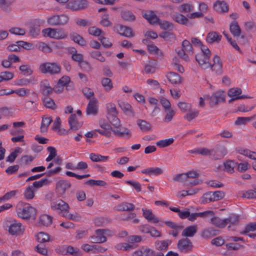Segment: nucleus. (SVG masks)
<instances>
[{"instance_id": "nucleus-1", "label": "nucleus", "mask_w": 256, "mask_h": 256, "mask_svg": "<svg viewBox=\"0 0 256 256\" xmlns=\"http://www.w3.org/2000/svg\"><path fill=\"white\" fill-rule=\"evenodd\" d=\"M18 216L24 220H29L36 216V210L29 204L20 202L16 206Z\"/></svg>"}, {"instance_id": "nucleus-2", "label": "nucleus", "mask_w": 256, "mask_h": 256, "mask_svg": "<svg viewBox=\"0 0 256 256\" xmlns=\"http://www.w3.org/2000/svg\"><path fill=\"white\" fill-rule=\"evenodd\" d=\"M107 118L109 122L115 128L112 130L114 134L119 137H127L130 138L131 136V132L128 128H122V130H121L122 129L118 130L120 126V122L117 117V114L107 116Z\"/></svg>"}, {"instance_id": "nucleus-3", "label": "nucleus", "mask_w": 256, "mask_h": 256, "mask_svg": "<svg viewBox=\"0 0 256 256\" xmlns=\"http://www.w3.org/2000/svg\"><path fill=\"white\" fill-rule=\"evenodd\" d=\"M201 50L202 53L196 56V60L202 68H210V63L209 62V60L210 52L207 46H202Z\"/></svg>"}, {"instance_id": "nucleus-4", "label": "nucleus", "mask_w": 256, "mask_h": 256, "mask_svg": "<svg viewBox=\"0 0 256 256\" xmlns=\"http://www.w3.org/2000/svg\"><path fill=\"white\" fill-rule=\"evenodd\" d=\"M40 70L43 74H56L60 72L61 67L55 62H46L40 65Z\"/></svg>"}, {"instance_id": "nucleus-5", "label": "nucleus", "mask_w": 256, "mask_h": 256, "mask_svg": "<svg viewBox=\"0 0 256 256\" xmlns=\"http://www.w3.org/2000/svg\"><path fill=\"white\" fill-rule=\"evenodd\" d=\"M69 21V17L66 14L54 15L47 19L48 23L52 26H63Z\"/></svg>"}, {"instance_id": "nucleus-6", "label": "nucleus", "mask_w": 256, "mask_h": 256, "mask_svg": "<svg viewBox=\"0 0 256 256\" xmlns=\"http://www.w3.org/2000/svg\"><path fill=\"white\" fill-rule=\"evenodd\" d=\"M42 32L44 36L58 40L64 39L68 37L67 34L62 28H48L44 30Z\"/></svg>"}, {"instance_id": "nucleus-7", "label": "nucleus", "mask_w": 256, "mask_h": 256, "mask_svg": "<svg viewBox=\"0 0 256 256\" xmlns=\"http://www.w3.org/2000/svg\"><path fill=\"white\" fill-rule=\"evenodd\" d=\"M88 6V0H70L66 6V8L72 11H78L86 8Z\"/></svg>"}, {"instance_id": "nucleus-8", "label": "nucleus", "mask_w": 256, "mask_h": 256, "mask_svg": "<svg viewBox=\"0 0 256 256\" xmlns=\"http://www.w3.org/2000/svg\"><path fill=\"white\" fill-rule=\"evenodd\" d=\"M194 246L192 241L187 238H181L177 244V248L182 253L186 254L192 251Z\"/></svg>"}, {"instance_id": "nucleus-9", "label": "nucleus", "mask_w": 256, "mask_h": 256, "mask_svg": "<svg viewBox=\"0 0 256 256\" xmlns=\"http://www.w3.org/2000/svg\"><path fill=\"white\" fill-rule=\"evenodd\" d=\"M114 30L125 37L132 38L134 36V32L132 28L122 24H118L114 26Z\"/></svg>"}, {"instance_id": "nucleus-10", "label": "nucleus", "mask_w": 256, "mask_h": 256, "mask_svg": "<svg viewBox=\"0 0 256 256\" xmlns=\"http://www.w3.org/2000/svg\"><path fill=\"white\" fill-rule=\"evenodd\" d=\"M24 228L20 222L16 220L12 222L8 226L9 233L13 236L21 235L23 234Z\"/></svg>"}, {"instance_id": "nucleus-11", "label": "nucleus", "mask_w": 256, "mask_h": 256, "mask_svg": "<svg viewBox=\"0 0 256 256\" xmlns=\"http://www.w3.org/2000/svg\"><path fill=\"white\" fill-rule=\"evenodd\" d=\"M134 254L138 256H164L163 253L158 252L156 253L154 250L147 246H142L134 252Z\"/></svg>"}, {"instance_id": "nucleus-12", "label": "nucleus", "mask_w": 256, "mask_h": 256, "mask_svg": "<svg viewBox=\"0 0 256 256\" xmlns=\"http://www.w3.org/2000/svg\"><path fill=\"white\" fill-rule=\"evenodd\" d=\"M70 186L71 184L68 181L64 180H60L56 184V192L59 196H62L65 194L66 190Z\"/></svg>"}, {"instance_id": "nucleus-13", "label": "nucleus", "mask_w": 256, "mask_h": 256, "mask_svg": "<svg viewBox=\"0 0 256 256\" xmlns=\"http://www.w3.org/2000/svg\"><path fill=\"white\" fill-rule=\"evenodd\" d=\"M224 100V92L222 90H218L210 96V104L211 106H214Z\"/></svg>"}, {"instance_id": "nucleus-14", "label": "nucleus", "mask_w": 256, "mask_h": 256, "mask_svg": "<svg viewBox=\"0 0 256 256\" xmlns=\"http://www.w3.org/2000/svg\"><path fill=\"white\" fill-rule=\"evenodd\" d=\"M98 100L96 98H92L90 100L86 108V114L96 116L98 114Z\"/></svg>"}, {"instance_id": "nucleus-15", "label": "nucleus", "mask_w": 256, "mask_h": 256, "mask_svg": "<svg viewBox=\"0 0 256 256\" xmlns=\"http://www.w3.org/2000/svg\"><path fill=\"white\" fill-rule=\"evenodd\" d=\"M212 158L214 160H220L223 158L227 154V150L223 146H217L214 149L212 150Z\"/></svg>"}, {"instance_id": "nucleus-16", "label": "nucleus", "mask_w": 256, "mask_h": 256, "mask_svg": "<svg viewBox=\"0 0 256 256\" xmlns=\"http://www.w3.org/2000/svg\"><path fill=\"white\" fill-rule=\"evenodd\" d=\"M51 208L54 210H59L62 214L64 211H67L70 207L68 204L62 200H58L56 202H54L51 204Z\"/></svg>"}, {"instance_id": "nucleus-17", "label": "nucleus", "mask_w": 256, "mask_h": 256, "mask_svg": "<svg viewBox=\"0 0 256 256\" xmlns=\"http://www.w3.org/2000/svg\"><path fill=\"white\" fill-rule=\"evenodd\" d=\"M213 64H210V68L217 74H221L222 72V63L220 58L216 54L213 58Z\"/></svg>"}, {"instance_id": "nucleus-18", "label": "nucleus", "mask_w": 256, "mask_h": 256, "mask_svg": "<svg viewBox=\"0 0 256 256\" xmlns=\"http://www.w3.org/2000/svg\"><path fill=\"white\" fill-rule=\"evenodd\" d=\"M172 19L176 22L185 26L190 24V20L186 16L180 12H176L172 16Z\"/></svg>"}, {"instance_id": "nucleus-19", "label": "nucleus", "mask_w": 256, "mask_h": 256, "mask_svg": "<svg viewBox=\"0 0 256 256\" xmlns=\"http://www.w3.org/2000/svg\"><path fill=\"white\" fill-rule=\"evenodd\" d=\"M40 90L44 96H48L53 91L47 80H44L40 83Z\"/></svg>"}, {"instance_id": "nucleus-20", "label": "nucleus", "mask_w": 256, "mask_h": 256, "mask_svg": "<svg viewBox=\"0 0 256 256\" xmlns=\"http://www.w3.org/2000/svg\"><path fill=\"white\" fill-rule=\"evenodd\" d=\"M198 227L197 225L190 226L183 230L182 236L183 237H193L197 232Z\"/></svg>"}, {"instance_id": "nucleus-21", "label": "nucleus", "mask_w": 256, "mask_h": 256, "mask_svg": "<svg viewBox=\"0 0 256 256\" xmlns=\"http://www.w3.org/2000/svg\"><path fill=\"white\" fill-rule=\"evenodd\" d=\"M142 173L149 176H158L164 173V170L158 167H150L142 170Z\"/></svg>"}, {"instance_id": "nucleus-22", "label": "nucleus", "mask_w": 256, "mask_h": 256, "mask_svg": "<svg viewBox=\"0 0 256 256\" xmlns=\"http://www.w3.org/2000/svg\"><path fill=\"white\" fill-rule=\"evenodd\" d=\"M142 211L143 212V216L148 222L154 224L158 223L159 222V219L152 214L151 210L142 208Z\"/></svg>"}, {"instance_id": "nucleus-23", "label": "nucleus", "mask_w": 256, "mask_h": 256, "mask_svg": "<svg viewBox=\"0 0 256 256\" xmlns=\"http://www.w3.org/2000/svg\"><path fill=\"white\" fill-rule=\"evenodd\" d=\"M214 8L220 14L226 12L228 10V6L224 1H216L214 4Z\"/></svg>"}, {"instance_id": "nucleus-24", "label": "nucleus", "mask_w": 256, "mask_h": 256, "mask_svg": "<svg viewBox=\"0 0 256 256\" xmlns=\"http://www.w3.org/2000/svg\"><path fill=\"white\" fill-rule=\"evenodd\" d=\"M222 36L216 32H212L208 34L206 41L209 44L214 42H219L221 40Z\"/></svg>"}, {"instance_id": "nucleus-25", "label": "nucleus", "mask_w": 256, "mask_h": 256, "mask_svg": "<svg viewBox=\"0 0 256 256\" xmlns=\"http://www.w3.org/2000/svg\"><path fill=\"white\" fill-rule=\"evenodd\" d=\"M68 124L70 126L69 130L76 131L81 126V125L79 124L76 120V116L75 114H72L69 118Z\"/></svg>"}, {"instance_id": "nucleus-26", "label": "nucleus", "mask_w": 256, "mask_h": 256, "mask_svg": "<svg viewBox=\"0 0 256 256\" xmlns=\"http://www.w3.org/2000/svg\"><path fill=\"white\" fill-rule=\"evenodd\" d=\"M70 38L72 40L80 46H84L86 45V42L84 40L83 37L76 32H70Z\"/></svg>"}, {"instance_id": "nucleus-27", "label": "nucleus", "mask_w": 256, "mask_h": 256, "mask_svg": "<svg viewBox=\"0 0 256 256\" xmlns=\"http://www.w3.org/2000/svg\"><path fill=\"white\" fill-rule=\"evenodd\" d=\"M168 80L172 84H176L182 82V78L180 76L174 72H170L167 76Z\"/></svg>"}, {"instance_id": "nucleus-28", "label": "nucleus", "mask_w": 256, "mask_h": 256, "mask_svg": "<svg viewBox=\"0 0 256 256\" xmlns=\"http://www.w3.org/2000/svg\"><path fill=\"white\" fill-rule=\"evenodd\" d=\"M143 17L145 18L151 24L158 22L160 19L152 11H148L143 14Z\"/></svg>"}, {"instance_id": "nucleus-29", "label": "nucleus", "mask_w": 256, "mask_h": 256, "mask_svg": "<svg viewBox=\"0 0 256 256\" xmlns=\"http://www.w3.org/2000/svg\"><path fill=\"white\" fill-rule=\"evenodd\" d=\"M226 226L230 224L228 228H230L232 226L238 225L239 222V216L235 214H230L228 218H225Z\"/></svg>"}, {"instance_id": "nucleus-30", "label": "nucleus", "mask_w": 256, "mask_h": 256, "mask_svg": "<svg viewBox=\"0 0 256 256\" xmlns=\"http://www.w3.org/2000/svg\"><path fill=\"white\" fill-rule=\"evenodd\" d=\"M170 240H156L155 242L156 248L160 251H166L167 250Z\"/></svg>"}, {"instance_id": "nucleus-31", "label": "nucleus", "mask_w": 256, "mask_h": 256, "mask_svg": "<svg viewBox=\"0 0 256 256\" xmlns=\"http://www.w3.org/2000/svg\"><path fill=\"white\" fill-rule=\"evenodd\" d=\"M218 234V230L213 228H208L202 232L201 236L204 238H210Z\"/></svg>"}, {"instance_id": "nucleus-32", "label": "nucleus", "mask_w": 256, "mask_h": 256, "mask_svg": "<svg viewBox=\"0 0 256 256\" xmlns=\"http://www.w3.org/2000/svg\"><path fill=\"white\" fill-rule=\"evenodd\" d=\"M134 208V206L127 202H123L117 206V210L119 211H132Z\"/></svg>"}, {"instance_id": "nucleus-33", "label": "nucleus", "mask_w": 256, "mask_h": 256, "mask_svg": "<svg viewBox=\"0 0 256 256\" xmlns=\"http://www.w3.org/2000/svg\"><path fill=\"white\" fill-rule=\"evenodd\" d=\"M231 33L234 36H239L241 33V30L237 22H232L230 26Z\"/></svg>"}, {"instance_id": "nucleus-34", "label": "nucleus", "mask_w": 256, "mask_h": 256, "mask_svg": "<svg viewBox=\"0 0 256 256\" xmlns=\"http://www.w3.org/2000/svg\"><path fill=\"white\" fill-rule=\"evenodd\" d=\"M178 10L181 13H190L194 10V6L190 4H183L178 8Z\"/></svg>"}, {"instance_id": "nucleus-35", "label": "nucleus", "mask_w": 256, "mask_h": 256, "mask_svg": "<svg viewBox=\"0 0 256 256\" xmlns=\"http://www.w3.org/2000/svg\"><path fill=\"white\" fill-rule=\"evenodd\" d=\"M52 122V118L51 117L42 118L40 126L41 132L45 133L47 132L48 127Z\"/></svg>"}, {"instance_id": "nucleus-36", "label": "nucleus", "mask_w": 256, "mask_h": 256, "mask_svg": "<svg viewBox=\"0 0 256 256\" xmlns=\"http://www.w3.org/2000/svg\"><path fill=\"white\" fill-rule=\"evenodd\" d=\"M36 83V80L34 78H23L22 79L18 80L16 81V84L18 86H27L29 84H34Z\"/></svg>"}, {"instance_id": "nucleus-37", "label": "nucleus", "mask_w": 256, "mask_h": 256, "mask_svg": "<svg viewBox=\"0 0 256 256\" xmlns=\"http://www.w3.org/2000/svg\"><path fill=\"white\" fill-rule=\"evenodd\" d=\"M52 218L50 216L47 214H43L39 218V224L44 226H48L52 223Z\"/></svg>"}, {"instance_id": "nucleus-38", "label": "nucleus", "mask_w": 256, "mask_h": 256, "mask_svg": "<svg viewBox=\"0 0 256 256\" xmlns=\"http://www.w3.org/2000/svg\"><path fill=\"white\" fill-rule=\"evenodd\" d=\"M90 158L94 162H106L109 158L108 156H102L99 154L91 153L90 154Z\"/></svg>"}, {"instance_id": "nucleus-39", "label": "nucleus", "mask_w": 256, "mask_h": 256, "mask_svg": "<svg viewBox=\"0 0 256 256\" xmlns=\"http://www.w3.org/2000/svg\"><path fill=\"white\" fill-rule=\"evenodd\" d=\"M136 124L143 132H148L151 129L150 124L144 120H138L136 121Z\"/></svg>"}, {"instance_id": "nucleus-40", "label": "nucleus", "mask_w": 256, "mask_h": 256, "mask_svg": "<svg viewBox=\"0 0 256 256\" xmlns=\"http://www.w3.org/2000/svg\"><path fill=\"white\" fill-rule=\"evenodd\" d=\"M156 62L154 60L150 61L149 63L146 64L144 66V71L146 74H154L155 72L156 68Z\"/></svg>"}, {"instance_id": "nucleus-41", "label": "nucleus", "mask_w": 256, "mask_h": 256, "mask_svg": "<svg viewBox=\"0 0 256 256\" xmlns=\"http://www.w3.org/2000/svg\"><path fill=\"white\" fill-rule=\"evenodd\" d=\"M44 105L48 108L54 110L56 108L55 102L54 100L48 96H44L42 99Z\"/></svg>"}, {"instance_id": "nucleus-42", "label": "nucleus", "mask_w": 256, "mask_h": 256, "mask_svg": "<svg viewBox=\"0 0 256 256\" xmlns=\"http://www.w3.org/2000/svg\"><path fill=\"white\" fill-rule=\"evenodd\" d=\"M212 224L219 228H224L226 226L225 219L222 220L218 217L214 216L211 218Z\"/></svg>"}, {"instance_id": "nucleus-43", "label": "nucleus", "mask_w": 256, "mask_h": 256, "mask_svg": "<svg viewBox=\"0 0 256 256\" xmlns=\"http://www.w3.org/2000/svg\"><path fill=\"white\" fill-rule=\"evenodd\" d=\"M122 18L126 21L132 22L135 20L136 17L130 11L124 10L121 12Z\"/></svg>"}, {"instance_id": "nucleus-44", "label": "nucleus", "mask_w": 256, "mask_h": 256, "mask_svg": "<svg viewBox=\"0 0 256 256\" xmlns=\"http://www.w3.org/2000/svg\"><path fill=\"white\" fill-rule=\"evenodd\" d=\"M22 148L20 147H16L14 152L6 158V161L10 163L13 162L18 156V154L21 152Z\"/></svg>"}, {"instance_id": "nucleus-45", "label": "nucleus", "mask_w": 256, "mask_h": 256, "mask_svg": "<svg viewBox=\"0 0 256 256\" xmlns=\"http://www.w3.org/2000/svg\"><path fill=\"white\" fill-rule=\"evenodd\" d=\"M101 83L106 91H110L113 88L112 80L108 78H104L102 79Z\"/></svg>"}, {"instance_id": "nucleus-46", "label": "nucleus", "mask_w": 256, "mask_h": 256, "mask_svg": "<svg viewBox=\"0 0 256 256\" xmlns=\"http://www.w3.org/2000/svg\"><path fill=\"white\" fill-rule=\"evenodd\" d=\"M30 90L25 88H21L16 90H9L6 94H12L16 93L20 96H24L29 94Z\"/></svg>"}, {"instance_id": "nucleus-47", "label": "nucleus", "mask_w": 256, "mask_h": 256, "mask_svg": "<svg viewBox=\"0 0 256 256\" xmlns=\"http://www.w3.org/2000/svg\"><path fill=\"white\" fill-rule=\"evenodd\" d=\"M255 230H256V222H250L246 225L244 230L240 232V233L242 234H246L250 232Z\"/></svg>"}, {"instance_id": "nucleus-48", "label": "nucleus", "mask_w": 256, "mask_h": 256, "mask_svg": "<svg viewBox=\"0 0 256 256\" xmlns=\"http://www.w3.org/2000/svg\"><path fill=\"white\" fill-rule=\"evenodd\" d=\"M36 238L39 243H44L50 240V236L46 233L40 232L36 235Z\"/></svg>"}, {"instance_id": "nucleus-49", "label": "nucleus", "mask_w": 256, "mask_h": 256, "mask_svg": "<svg viewBox=\"0 0 256 256\" xmlns=\"http://www.w3.org/2000/svg\"><path fill=\"white\" fill-rule=\"evenodd\" d=\"M199 114V112L197 110H192V108H190L188 110V113L184 116V118L187 120L188 121L190 122L192 120L194 119L196 117L198 116Z\"/></svg>"}, {"instance_id": "nucleus-50", "label": "nucleus", "mask_w": 256, "mask_h": 256, "mask_svg": "<svg viewBox=\"0 0 256 256\" xmlns=\"http://www.w3.org/2000/svg\"><path fill=\"white\" fill-rule=\"evenodd\" d=\"M255 117V116L250 117H238L235 122V124L238 126L246 124Z\"/></svg>"}, {"instance_id": "nucleus-51", "label": "nucleus", "mask_w": 256, "mask_h": 256, "mask_svg": "<svg viewBox=\"0 0 256 256\" xmlns=\"http://www.w3.org/2000/svg\"><path fill=\"white\" fill-rule=\"evenodd\" d=\"M108 111L107 116L118 114V112L116 108L115 104L113 103H108L106 104Z\"/></svg>"}, {"instance_id": "nucleus-52", "label": "nucleus", "mask_w": 256, "mask_h": 256, "mask_svg": "<svg viewBox=\"0 0 256 256\" xmlns=\"http://www.w3.org/2000/svg\"><path fill=\"white\" fill-rule=\"evenodd\" d=\"M24 198L27 200L32 199L34 196V192L32 186L28 187L24 193Z\"/></svg>"}, {"instance_id": "nucleus-53", "label": "nucleus", "mask_w": 256, "mask_h": 256, "mask_svg": "<svg viewBox=\"0 0 256 256\" xmlns=\"http://www.w3.org/2000/svg\"><path fill=\"white\" fill-rule=\"evenodd\" d=\"M18 192V190L6 192L2 197L0 198V202L10 200L11 198L14 196Z\"/></svg>"}, {"instance_id": "nucleus-54", "label": "nucleus", "mask_w": 256, "mask_h": 256, "mask_svg": "<svg viewBox=\"0 0 256 256\" xmlns=\"http://www.w3.org/2000/svg\"><path fill=\"white\" fill-rule=\"evenodd\" d=\"M174 140L172 138L160 140L156 142V144L160 148H164L169 146L174 142Z\"/></svg>"}, {"instance_id": "nucleus-55", "label": "nucleus", "mask_w": 256, "mask_h": 256, "mask_svg": "<svg viewBox=\"0 0 256 256\" xmlns=\"http://www.w3.org/2000/svg\"><path fill=\"white\" fill-rule=\"evenodd\" d=\"M242 197L244 198H256V190H250L247 191L242 192Z\"/></svg>"}, {"instance_id": "nucleus-56", "label": "nucleus", "mask_w": 256, "mask_h": 256, "mask_svg": "<svg viewBox=\"0 0 256 256\" xmlns=\"http://www.w3.org/2000/svg\"><path fill=\"white\" fill-rule=\"evenodd\" d=\"M242 92V90L240 88H232L228 92V95L232 98L239 96Z\"/></svg>"}, {"instance_id": "nucleus-57", "label": "nucleus", "mask_w": 256, "mask_h": 256, "mask_svg": "<svg viewBox=\"0 0 256 256\" xmlns=\"http://www.w3.org/2000/svg\"><path fill=\"white\" fill-rule=\"evenodd\" d=\"M34 159V157L32 156L25 155L22 156L20 162L21 165H28L32 162Z\"/></svg>"}, {"instance_id": "nucleus-58", "label": "nucleus", "mask_w": 256, "mask_h": 256, "mask_svg": "<svg viewBox=\"0 0 256 256\" xmlns=\"http://www.w3.org/2000/svg\"><path fill=\"white\" fill-rule=\"evenodd\" d=\"M173 180L174 182H184V185L188 186V182L186 180V174L182 173L176 174Z\"/></svg>"}, {"instance_id": "nucleus-59", "label": "nucleus", "mask_w": 256, "mask_h": 256, "mask_svg": "<svg viewBox=\"0 0 256 256\" xmlns=\"http://www.w3.org/2000/svg\"><path fill=\"white\" fill-rule=\"evenodd\" d=\"M86 184L91 186H104L106 185V182L102 180H90L86 182Z\"/></svg>"}, {"instance_id": "nucleus-60", "label": "nucleus", "mask_w": 256, "mask_h": 256, "mask_svg": "<svg viewBox=\"0 0 256 256\" xmlns=\"http://www.w3.org/2000/svg\"><path fill=\"white\" fill-rule=\"evenodd\" d=\"M211 202H214L212 192H208L203 194L201 198L202 204H205Z\"/></svg>"}, {"instance_id": "nucleus-61", "label": "nucleus", "mask_w": 256, "mask_h": 256, "mask_svg": "<svg viewBox=\"0 0 256 256\" xmlns=\"http://www.w3.org/2000/svg\"><path fill=\"white\" fill-rule=\"evenodd\" d=\"M90 54L92 58L96 59L100 62H104L105 61L104 57L102 56L101 52L99 51H92Z\"/></svg>"}, {"instance_id": "nucleus-62", "label": "nucleus", "mask_w": 256, "mask_h": 256, "mask_svg": "<svg viewBox=\"0 0 256 256\" xmlns=\"http://www.w3.org/2000/svg\"><path fill=\"white\" fill-rule=\"evenodd\" d=\"M95 234L96 235L98 239L100 244L106 242L107 238L104 236V232L102 229H98L95 230Z\"/></svg>"}, {"instance_id": "nucleus-63", "label": "nucleus", "mask_w": 256, "mask_h": 256, "mask_svg": "<svg viewBox=\"0 0 256 256\" xmlns=\"http://www.w3.org/2000/svg\"><path fill=\"white\" fill-rule=\"evenodd\" d=\"M236 164L232 160H228L224 163L225 170L228 172H232L234 171V168Z\"/></svg>"}, {"instance_id": "nucleus-64", "label": "nucleus", "mask_w": 256, "mask_h": 256, "mask_svg": "<svg viewBox=\"0 0 256 256\" xmlns=\"http://www.w3.org/2000/svg\"><path fill=\"white\" fill-rule=\"evenodd\" d=\"M35 250L40 254L46 255L48 250L44 243H40L35 247Z\"/></svg>"}]
</instances>
